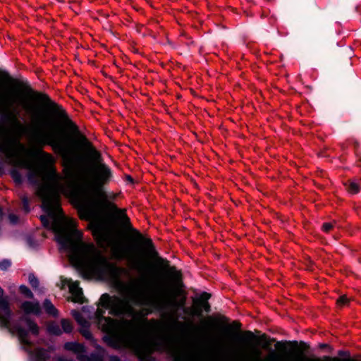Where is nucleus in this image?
<instances>
[{
	"label": "nucleus",
	"mask_w": 361,
	"mask_h": 361,
	"mask_svg": "<svg viewBox=\"0 0 361 361\" xmlns=\"http://www.w3.org/2000/svg\"><path fill=\"white\" fill-rule=\"evenodd\" d=\"M69 290L72 295V300L73 302L79 303L84 302L85 298L83 297L82 288L79 287L78 282H71L69 284Z\"/></svg>",
	"instance_id": "obj_11"
},
{
	"label": "nucleus",
	"mask_w": 361,
	"mask_h": 361,
	"mask_svg": "<svg viewBox=\"0 0 361 361\" xmlns=\"http://www.w3.org/2000/svg\"><path fill=\"white\" fill-rule=\"evenodd\" d=\"M252 352H253V354H254L255 357L257 360H259L260 356H261L262 352L259 349H257V348H255Z\"/></svg>",
	"instance_id": "obj_34"
},
{
	"label": "nucleus",
	"mask_w": 361,
	"mask_h": 361,
	"mask_svg": "<svg viewBox=\"0 0 361 361\" xmlns=\"http://www.w3.org/2000/svg\"><path fill=\"white\" fill-rule=\"evenodd\" d=\"M14 329L17 331L20 341L25 345H30V342L27 339L28 331L25 328L22 327L20 324H16L13 326Z\"/></svg>",
	"instance_id": "obj_14"
},
{
	"label": "nucleus",
	"mask_w": 361,
	"mask_h": 361,
	"mask_svg": "<svg viewBox=\"0 0 361 361\" xmlns=\"http://www.w3.org/2000/svg\"><path fill=\"white\" fill-rule=\"evenodd\" d=\"M334 227L333 223H324L322 226V229L325 232H329Z\"/></svg>",
	"instance_id": "obj_31"
},
{
	"label": "nucleus",
	"mask_w": 361,
	"mask_h": 361,
	"mask_svg": "<svg viewBox=\"0 0 361 361\" xmlns=\"http://www.w3.org/2000/svg\"><path fill=\"white\" fill-rule=\"evenodd\" d=\"M242 334L248 340H250V341L256 340V341H264V344L263 345L264 348H268V347L271 344V343L275 341V339H274V338L271 339L269 341H267V335L264 334H262V336H260L259 337H256L254 335V334L250 331H245L242 332Z\"/></svg>",
	"instance_id": "obj_12"
},
{
	"label": "nucleus",
	"mask_w": 361,
	"mask_h": 361,
	"mask_svg": "<svg viewBox=\"0 0 361 361\" xmlns=\"http://www.w3.org/2000/svg\"><path fill=\"white\" fill-rule=\"evenodd\" d=\"M328 346H329V345H328V344H326V343H321V344L319 345V348H322V349H323V348H327Z\"/></svg>",
	"instance_id": "obj_40"
},
{
	"label": "nucleus",
	"mask_w": 361,
	"mask_h": 361,
	"mask_svg": "<svg viewBox=\"0 0 361 361\" xmlns=\"http://www.w3.org/2000/svg\"><path fill=\"white\" fill-rule=\"evenodd\" d=\"M210 297L211 295L209 293L204 292L201 294L199 299H193L194 306L192 308H184V313L186 314L202 317L203 310L206 312H209L211 311V307L207 300Z\"/></svg>",
	"instance_id": "obj_7"
},
{
	"label": "nucleus",
	"mask_w": 361,
	"mask_h": 361,
	"mask_svg": "<svg viewBox=\"0 0 361 361\" xmlns=\"http://www.w3.org/2000/svg\"><path fill=\"white\" fill-rule=\"evenodd\" d=\"M169 353L173 361H202L199 356H194L187 350L176 347H169Z\"/></svg>",
	"instance_id": "obj_9"
},
{
	"label": "nucleus",
	"mask_w": 361,
	"mask_h": 361,
	"mask_svg": "<svg viewBox=\"0 0 361 361\" xmlns=\"http://www.w3.org/2000/svg\"><path fill=\"white\" fill-rule=\"evenodd\" d=\"M43 307L47 313L51 314L53 316H56L58 314V310L55 308V307L49 300L46 299L44 301Z\"/></svg>",
	"instance_id": "obj_18"
},
{
	"label": "nucleus",
	"mask_w": 361,
	"mask_h": 361,
	"mask_svg": "<svg viewBox=\"0 0 361 361\" xmlns=\"http://www.w3.org/2000/svg\"><path fill=\"white\" fill-rule=\"evenodd\" d=\"M121 218L123 220V224L128 227L135 240L143 245V248L142 250H135L124 246L122 243L112 238L110 233L104 227L100 224H97L92 231V233L99 246L102 248L111 247L116 257L126 259L132 269H136L140 272L144 270L145 256L157 257L158 262L164 269H169V273L172 275L173 284L177 286H180L181 273L177 271L174 267H170L168 260L158 257V253L155 250L152 240L150 238H144L137 230L132 228L130 219L126 214L123 213Z\"/></svg>",
	"instance_id": "obj_4"
},
{
	"label": "nucleus",
	"mask_w": 361,
	"mask_h": 361,
	"mask_svg": "<svg viewBox=\"0 0 361 361\" xmlns=\"http://www.w3.org/2000/svg\"><path fill=\"white\" fill-rule=\"evenodd\" d=\"M4 290L0 286V322L4 326L9 327L12 313L8 302L2 298Z\"/></svg>",
	"instance_id": "obj_10"
},
{
	"label": "nucleus",
	"mask_w": 361,
	"mask_h": 361,
	"mask_svg": "<svg viewBox=\"0 0 361 361\" xmlns=\"http://www.w3.org/2000/svg\"><path fill=\"white\" fill-rule=\"evenodd\" d=\"M13 165L15 166L26 169H30L32 166L31 164L25 158L23 157H17L13 160Z\"/></svg>",
	"instance_id": "obj_17"
},
{
	"label": "nucleus",
	"mask_w": 361,
	"mask_h": 361,
	"mask_svg": "<svg viewBox=\"0 0 361 361\" xmlns=\"http://www.w3.org/2000/svg\"><path fill=\"white\" fill-rule=\"evenodd\" d=\"M286 343L289 344L293 348H297L298 346V341H288V342H286V343L277 342L276 344V348H282L283 350H285L286 349V346H285Z\"/></svg>",
	"instance_id": "obj_24"
},
{
	"label": "nucleus",
	"mask_w": 361,
	"mask_h": 361,
	"mask_svg": "<svg viewBox=\"0 0 361 361\" xmlns=\"http://www.w3.org/2000/svg\"><path fill=\"white\" fill-rule=\"evenodd\" d=\"M349 299L347 298L346 295H342L337 300V305L339 307H342L343 305H345L348 303Z\"/></svg>",
	"instance_id": "obj_27"
},
{
	"label": "nucleus",
	"mask_w": 361,
	"mask_h": 361,
	"mask_svg": "<svg viewBox=\"0 0 361 361\" xmlns=\"http://www.w3.org/2000/svg\"><path fill=\"white\" fill-rule=\"evenodd\" d=\"M20 321H23L26 323L27 327L29 328L30 331L32 332L34 335H37L39 333V328L36 323H35L33 321H32L29 317L26 315H23L20 317Z\"/></svg>",
	"instance_id": "obj_15"
},
{
	"label": "nucleus",
	"mask_w": 361,
	"mask_h": 361,
	"mask_svg": "<svg viewBox=\"0 0 361 361\" xmlns=\"http://www.w3.org/2000/svg\"><path fill=\"white\" fill-rule=\"evenodd\" d=\"M20 292L25 295L27 298H32L33 294L31 290L26 286H20L19 288Z\"/></svg>",
	"instance_id": "obj_25"
},
{
	"label": "nucleus",
	"mask_w": 361,
	"mask_h": 361,
	"mask_svg": "<svg viewBox=\"0 0 361 361\" xmlns=\"http://www.w3.org/2000/svg\"><path fill=\"white\" fill-rule=\"evenodd\" d=\"M22 204H23V209L25 211V213H28L30 212L29 208V202L27 197H24L22 199Z\"/></svg>",
	"instance_id": "obj_30"
},
{
	"label": "nucleus",
	"mask_w": 361,
	"mask_h": 361,
	"mask_svg": "<svg viewBox=\"0 0 361 361\" xmlns=\"http://www.w3.org/2000/svg\"><path fill=\"white\" fill-rule=\"evenodd\" d=\"M21 309L26 314H39L40 312V305L39 302H33L30 301H25L22 303Z\"/></svg>",
	"instance_id": "obj_13"
},
{
	"label": "nucleus",
	"mask_w": 361,
	"mask_h": 361,
	"mask_svg": "<svg viewBox=\"0 0 361 361\" xmlns=\"http://www.w3.org/2000/svg\"><path fill=\"white\" fill-rule=\"evenodd\" d=\"M72 316L75 319V321L78 322L80 326H89L90 324L89 322L82 316V314L76 310H73Z\"/></svg>",
	"instance_id": "obj_16"
},
{
	"label": "nucleus",
	"mask_w": 361,
	"mask_h": 361,
	"mask_svg": "<svg viewBox=\"0 0 361 361\" xmlns=\"http://www.w3.org/2000/svg\"><path fill=\"white\" fill-rule=\"evenodd\" d=\"M0 100V114L2 116L3 121L5 126L2 128L7 127L9 130H11L18 135L23 133V126L20 121L18 119L19 111L16 108L13 107L15 102V98L11 95H4L1 97Z\"/></svg>",
	"instance_id": "obj_6"
},
{
	"label": "nucleus",
	"mask_w": 361,
	"mask_h": 361,
	"mask_svg": "<svg viewBox=\"0 0 361 361\" xmlns=\"http://www.w3.org/2000/svg\"><path fill=\"white\" fill-rule=\"evenodd\" d=\"M35 355L39 361H47L49 359V353L44 348H37Z\"/></svg>",
	"instance_id": "obj_19"
},
{
	"label": "nucleus",
	"mask_w": 361,
	"mask_h": 361,
	"mask_svg": "<svg viewBox=\"0 0 361 361\" xmlns=\"http://www.w3.org/2000/svg\"><path fill=\"white\" fill-rule=\"evenodd\" d=\"M28 170V180L31 183L39 185L38 194L45 207L50 211L56 209L59 194L66 190L64 178L53 168L47 171L40 167L31 166Z\"/></svg>",
	"instance_id": "obj_5"
},
{
	"label": "nucleus",
	"mask_w": 361,
	"mask_h": 361,
	"mask_svg": "<svg viewBox=\"0 0 361 361\" xmlns=\"http://www.w3.org/2000/svg\"><path fill=\"white\" fill-rule=\"evenodd\" d=\"M8 147L4 143L0 144V152H6L8 151Z\"/></svg>",
	"instance_id": "obj_35"
},
{
	"label": "nucleus",
	"mask_w": 361,
	"mask_h": 361,
	"mask_svg": "<svg viewBox=\"0 0 361 361\" xmlns=\"http://www.w3.org/2000/svg\"><path fill=\"white\" fill-rule=\"evenodd\" d=\"M29 91L32 97L47 104L57 116L64 119L73 137L66 142L59 140L50 119L45 121L51 128L44 130L39 125L35 109L27 103H23L22 106L31 116L34 126L31 138L41 148L39 151L40 159L47 166H51L55 162L51 154L42 150L44 145L51 147L54 152L63 158L65 185L74 177L77 181L72 196L80 219H96L103 211L104 204L107 198L102 187L111 178V169L106 164L99 162V152L80 133L78 127L68 118L61 106L52 102L46 94L33 92L30 88Z\"/></svg>",
	"instance_id": "obj_1"
},
{
	"label": "nucleus",
	"mask_w": 361,
	"mask_h": 361,
	"mask_svg": "<svg viewBox=\"0 0 361 361\" xmlns=\"http://www.w3.org/2000/svg\"><path fill=\"white\" fill-rule=\"evenodd\" d=\"M144 361H154V360L152 357H149L145 358Z\"/></svg>",
	"instance_id": "obj_41"
},
{
	"label": "nucleus",
	"mask_w": 361,
	"mask_h": 361,
	"mask_svg": "<svg viewBox=\"0 0 361 361\" xmlns=\"http://www.w3.org/2000/svg\"><path fill=\"white\" fill-rule=\"evenodd\" d=\"M9 221L11 224H16L18 223V217L16 214H10L8 216Z\"/></svg>",
	"instance_id": "obj_32"
},
{
	"label": "nucleus",
	"mask_w": 361,
	"mask_h": 361,
	"mask_svg": "<svg viewBox=\"0 0 361 361\" xmlns=\"http://www.w3.org/2000/svg\"><path fill=\"white\" fill-rule=\"evenodd\" d=\"M61 325L63 329L62 331L66 334L71 333L73 330V325L69 319H62L61 320Z\"/></svg>",
	"instance_id": "obj_21"
},
{
	"label": "nucleus",
	"mask_w": 361,
	"mask_h": 361,
	"mask_svg": "<svg viewBox=\"0 0 361 361\" xmlns=\"http://www.w3.org/2000/svg\"><path fill=\"white\" fill-rule=\"evenodd\" d=\"M311 361H321V359H319V358H314V359H312Z\"/></svg>",
	"instance_id": "obj_42"
},
{
	"label": "nucleus",
	"mask_w": 361,
	"mask_h": 361,
	"mask_svg": "<svg viewBox=\"0 0 361 361\" xmlns=\"http://www.w3.org/2000/svg\"><path fill=\"white\" fill-rule=\"evenodd\" d=\"M28 280H29L30 284L32 286V288H37L39 286V281L35 276L34 274H30L28 276Z\"/></svg>",
	"instance_id": "obj_26"
},
{
	"label": "nucleus",
	"mask_w": 361,
	"mask_h": 361,
	"mask_svg": "<svg viewBox=\"0 0 361 361\" xmlns=\"http://www.w3.org/2000/svg\"><path fill=\"white\" fill-rule=\"evenodd\" d=\"M208 320H209V321H214V318H212V317H208Z\"/></svg>",
	"instance_id": "obj_43"
},
{
	"label": "nucleus",
	"mask_w": 361,
	"mask_h": 361,
	"mask_svg": "<svg viewBox=\"0 0 361 361\" xmlns=\"http://www.w3.org/2000/svg\"><path fill=\"white\" fill-rule=\"evenodd\" d=\"M64 348L78 353V359L79 361H104L102 357L98 354L92 353L90 356L82 354L84 346L78 343L67 342L64 344Z\"/></svg>",
	"instance_id": "obj_8"
},
{
	"label": "nucleus",
	"mask_w": 361,
	"mask_h": 361,
	"mask_svg": "<svg viewBox=\"0 0 361 361\" xmlns=\"http://www.w3.org/2000/svg\"><path fill=\"white\" fill-rule=\"evenodd\" d=\"M49 331L56 336H59L62 334V330L58 324H52L49 326Z\"/></svg>",
	"instance_id": "obj_23"
},
{
	"label": "nucleus",
	"mask_w": 361,
	"mask_h": 361,
	"mask_svg": "<svg viewBox=\"0 0 361 361\" xmlns=\"http://www.w3.org/2000/svg\"><path fill=\"white\" fill-rule=\"evenodd\" d=\"M11 263L8 259H4L0 262V269L1 270H7L8 267L11 266Z\"/></svg>",
	"instance_id": "obj_29"
},
{
	"label": "nucleus",
	"mask_w": 361,
	"mask_h": 361,
	"mask_svg": "<svg viewBox=\"0 0 361 361\" xmlns=\"http://www.w3.org/2000/svg\"><path fill=\"white\" fill-rule=\"evenodd\" d=\"M324 360H327V361H340V360L338 358H331L329 357H324Z\"/></svg>",
	"instance_id": "obj_38"
},
{
	"label": "nucleus",
	"mask_w": 361,
	"mask_h": 361,
	"mask_svg": "<svg viewBox=\"0 0 361 361\" xmlns=\"http://www.w3.org/2000/svg\"><path fill=\"white\" fill-rule=\"evenodd\" d=\"M128 180H132V178L129 176V177H128Z\"/></svg>",
	"instance_id": "obj_45"
},
{
	"label": "nucleus",
	"mask_w": 361,
	"mask_h": 361,
	"mask_svg": "<svg viewBox=\"0 0 361 361\" xmlns=\"http://www.w3.org/2000/svg\"><path fill=\"white\" fill-rule=\"evenodd\" d=\"M109 361H121L120 359L116 356H111L109 357Z\"/></svg>",
	"instance_id": "obj_39"
},
{
	"label": "nucleus",
	"mask_w": 361,
	"mask_h": 361,
	"mask_svg": "<svg viewBox=\"0 0 361 361\" xmlns=\"http://www.w3.org/2000/svg\"><path fill=\"white\" fill-rule=\"evenodd\" d=\"M339 355H343V352L342 351H340L339 353H338Z\"/></svg>",
	"instance_id": "obj_44"
},
{
	"label": "nucleus",
	"mask_w": 361,
	"mask_h": 361,
	"mask_svg": "<svg viewBox=\"0 0 361 361\" xmlns=\"http://www.w3.org/2000/svg\"><path fill=\"white\" fill-rule=\"evenodd\" d=\"M347 190L351 194H356L360 191V186L358 183L354 181H348V183H345Z\"/></svg>",
	"instance_id": "obj_20"
},
{
	"label": "nucleus",
	"mask_w": 361,
	"mask_h": 361,
	"mask_svg": "<svg viewBox=\"0 0 361 361\" xmlns=\"http://www.w3.org/2000/svg\"><path fill=\"white\" fill-rule=\"evenodd\" d=\"M300 350L301 351H305L307 350L308 348H309V345H307L305 342L303 341H300Z\"/></svg>",
	"instance_id": "obj_33"
},
{
	"label": "nucleus",
	"mask_w": 361,
	"mask_h": 361,
	"mask_svg": "<svg viewBox=\"0 0 361 361\" xmlns=\"http://www.w3.org/2000/svg\"><path fill=\"white\" fill-rule=\"evenodd\" d=\"M11 177L17 184H20L23 181L22 176L20 173L16 169L11 171Z\"/></svg>",
	"instance_id": "obj_22"
},
{
	"label": "nucleus",
	"mask_w": 361,
	"mask_h": 361,
	"mask_svg": "<svg viewBox=\"0 0 361 361\" xmlns=\"http://www.w3.org/2000/svg\"><path fill=\"white\" fill-rule=\"evenodd\" d=\"M185 298L177 300L173 295L171 284L164 283L159 291L129 290L126 297L102 295L99 305L95 312L98 327L106 334L105 341L114 348L130 346L140 342L145 331L147 319L133 305L148 306L162 311L171 308L175 322L176 312L184 310ZM182 325L180 322H178Z\"/></svg>",
	"instance_id": "obj_2"
},
{
	"label": "nucleus",
	"mask_w": 361,
	"mask_h": 361,
	"mask_svg": "<svg viewBox=\"0 0 361 361\" xmlns=\"http://www.w3.org/2000/svg\"><path fill=\"white\" fill-rule=\"evenodd\" d=\"M232 325L236 328L237 329H240L241 327V324L238 322L234 321L232 324Z\"/></svg>",
	"instance_id": "obj_36"
},
{
	"label": "nucleus",
	"mask_w": 361,
	"mask_h": 361,
	"mask_svg": "<svg viewBox=\"0 0 361 361\" xmlns=\"http://www.w3.org/2000/svg\"><path fill=\"white\" fill-rule=\"evenodd\" d=\"M3 76L8 81H13V79L9 76V75L7 73H4Z\"/></svg>",
	"instance_id": "obj_37"
},
{
	"label": "nucleus",
	"mask_w": 361,
	"mask_h": 361,
	"mask_svg": "<svg viewBox=\"0 0 361 361\" xmlns=\"http://www.w3.org/2000/svg\"><path fill=\"white\" fill-rule=\"evenodd\" d=\"M89 326H81L80 333L82 335L86 338H90L92 335L90 331H89Z\"/></svg>",
	"instance_id": "obj_28"
},
{
	"label": "nucleus",
	"mask_w": 361,
	"mask_h": 361,
	"mask_svg": "<svg viewBox=\"0 0 361 361\" xmlns=\"http://www.w3.org/2000/svg\"><path fill=\"white\" fill-rule=\"evenodd\" d=\"M60 195L56 202V208L50 211L44 204V209L48 216H41L42 224L50 228L56 235L58 241L64 247L68 249L71 260L81 269L90 271L102 278H109L119 281L121 269L110 263L93 244H87L81 240L82 233L75 228V224L72 220H67L62 214L59 205Z\"/></svg>",
	"instance_id": "obj_3"
}]
</instances>
